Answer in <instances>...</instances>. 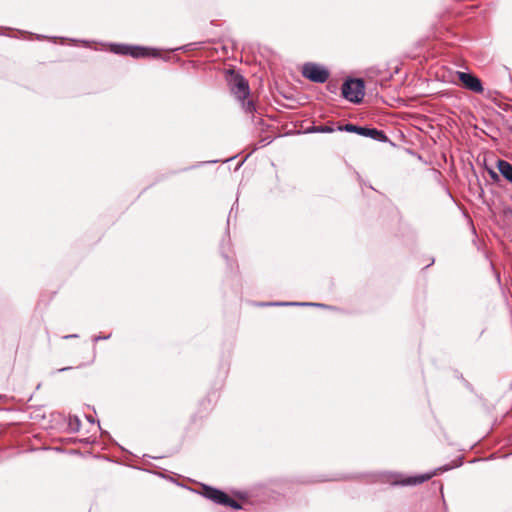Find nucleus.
Here are the masks:
<instances>
[{"label": "nucleus", "instance_id": "obj_10", "mask_svg": "<svg viewBox=\"0 0 512 512\" xmlns=\"http://www.w3.org/2000/svg\"><path fill=\"white\" fill-rule=\"evenodd\" d=\"M334 131H335V129L332 126H328V125L313 126L312 128H310L308 130V132H313V133H332Z\"/></svg>", "mask_w": 512, "mask_h": 512}, {"label": "nucleus", "instance_id": "obj_15", "mask_svg": "<svg viewBox=\"0 0 512 512\" xmlns=\"http://www.w3.org/2000/svg\"><path fill=\"white\" fill-rule=\"evenodd\" d=\"M109 338H110V335H107V336H95V337L93 338V341H94V342H98V341H100V340H106V339H109Z\"/></svg>", "mask_w": 512, "mask_h": 512}, {"label": "nucleus", "instance_id": "obj_13", "mask_svg": "<svg viewBox=\"0 0 512 512\" xmlns=\"http://www.w3.org/2000/svg\"><path fill=\"white\" fill-rule=\"evenodd\" d=\"M224 506H229L233 509H240L241 508V505L234 499L230 498L228 495H227V500L224 501L223 503Z\"/></svg>", "mask_w": 512, "mask_h": 512}, {"label": "nucleus", "instance_id": "obj_1", "mask_svg": "<svg viewBox=\"0 0 512 512\" xmlns=\"http://www.w3.org/2000/svg\"><path fill=\"white\" fill-rule=\"evenodd\" d=\"M364 81L362 79H349L346 80L342 85L343 97L352 102L360 103L364 97Z\"/></svg>", "mask_w": 512, "mask_h": 512}, {"label": "nucleus", "instance_id": "obj_8", "mask_svg": "<svg viewBox=\"0 0 512 512\" xmlns=\"http://www.w3.org/2000/svg\"><path fill=\"white\" fill-rule=\"evenodd\" d=\"M497 168L500 174L512 184V164L506 160L499 159L497 161Z\"/></svg>", "mask_w": 512, "mask_h": 512}, {"label": "nucleus", "instance_id": "obj_12", "mask_svg": "<svg viewBox=\"0 0 512 512\" xmlns=\"http://www.w3.org/2000/svg\"><path fill=\"white\" fill-rule=\"evenodd\" d=\"M361 126L353 125V124H346L344 126H339V131H347V132H354L358 134V131H360Z\"/></svg>", "mask_w": 512, "mask_h": 512}, {"label": "nucleus", "instance_id": "obj_18", "mask_svg": "<svg viewBox=\"0 0 512 512\" xmlns=\"http://www.w3.org/2000/svg\"><path fill=\"white\" fill-rule=\"evenodd\" d=\"M89 422H94L92 418L88 417L87 418Z\"/></svg>", "mask_w": 512, "mask_h": 512}, {"label": "nucleus", "instance_id": "obj_2", "mask_svg": "<svg viewBox=\"0 0 512 512\" xmlns=\"http://www.w3.org/2000/svg\"><path fill=\"white\" fill-rule=\"evenodd\" d=\"M111 51L115 54L129 55L133 58L159 56V53L155 49H150L142 46H130L124 44H112Z\"/></svg>", "mask_w": 512, "mask_h": 512}, {"label": "nucleus", "instance_id": "obj_11", "mask_svg": "<svg viewBox=\"0 0 512 512\" xmlns=\"http://www.w3.org/2000/svg\"><path fill=\"white\" fill-rule=\"evenodd\" d=\"M241 102H242V108H243V110L246 113L253 114L256 111V107H255L253 101H251V100H248V101L243 100Z\"/></svg>", "mask_w": 512, "mask_h": 512}, {"label": "nucleus", "instance_id": "obj_3", "mask_svg": "<svg viewBox=\"0 0 512 512\" xmlns=\"http://www.w3.org/2000/svg\"><path fill=\"white\" fill-rule=\"evenodd\" d=\"M228 85L231 93L239 101L245 100L250 94L248 81L240 74L230 71Z\"/></svg>", "mask_w": 512, "mask_h": 512}, {"label": "nucleus", "instance_id": "obj_16", "mask_svg": "<svg viewBox=\"0 0 512 512\" xmlns=\"http://www.w3.org/2000/svg\"><path fill=\"white\" fill-rule=\"evenodd\" d=\"M489 174H490L492 179H495V180L498 179V174L494 170L490 169L489 170Z\"/></svg>", "mask_w": 512, "mask_h": 512}, {"label": "nucleus", "instance_id": "obj_7", "mask_svg": "<svg viewBox=\"0 0 512 512\" xmlns=\"http://www.w3.org/2000/svg\"><path fill=\"white\" fill-rule=\"evenodd\" d=\"M358 134L365 136V137L372 138L379 142L387 141L386 134L382 130H378L376 128L361 127L360 131H358Z\"/></svg>", "mask_w": 512, "mask_h": 512}, {"label": "nucleus", "instance_id": "obj_4", "mask_svg": "<svg viewBox=\"0 0 512 512\" xmlns=\"http://www.w3.org/2000/svg\"><path fill=\"white\" fill-rule=\"evenodd\" d=\"M302 75L315 83H324L329 78V71L316 63H306L302 68Z\"/></svg>", "mask_w": 512, "mask_h": 512}, {"label": "nucleus", "instance_id": "obj_14", "mask_svg": "<svg viewBox=\"0 0 512 512\" xmlns=\"http://www.w3.org/2000/svg\"><path fill=\"white\" fill-rule=\"evenodd\" d=\"M273 305L322 306L321 304H316V303H295V302H290V303H274Z\"/></svg>", "mask_w": 512, "mask_h": 512}, {"label": "nucleus", "instance_id": "obj_6", "mask_svg": "<svg viewBox=\"0 0 512 512\" xmlns=\"http://www.w3.org/2000/svg\"><path fill=\"white\" fill-rule=\"evenodd\" d=\"M204 496L213 501L216 504L223 505L224 501L227 500V494L223 491L212 488L209 486H204Z\"/></svg>", "mask_w": 512, "mask_h": 512}, {"label": "nucleus", "instance_id": "obj_9", "mask_svg": "<svg viewBox=\"0 0 512 512\" xmlns=\"http://www.w3.org/2000/svg\"><path fill=\"white\" fill-rule=\"evenodd\" d=\"M435 473H426L414 477H409L400 482L402 485H417L429 480Z\"/></svg>", "mask_w": 512, "mask_h": 512}, {"label": "nucleus", "instance_id": "obj_5", "mask_svg": "<svg viewBox=\"0 0 512 512\" xmlns=\"http://www.w3.org/2000/svg\"><path fill=\"white\" fill-rule=\"evenodd\" d=\"M458 78L467 89L475 93H482L484 91L483 85L478 77L470 73L458 72Z\"/></svg>", "mask_w": 512, "mask_h": 512}, {"label": "nucleus", "instance_id": "obj_17", "mask_svg": "<svg viewBox=\"0 0 512 512\" xmlns=\"http://www.w3.org/2000/svg\"><path fill=\"white\" fill-rule=\"evenodd\" d=\"M78 335L77 334H70V335H65L63 338L64 339H73V338H77Z\"/></svg>", "mask_w": 512, "mask_h": 512}]
</instances>
